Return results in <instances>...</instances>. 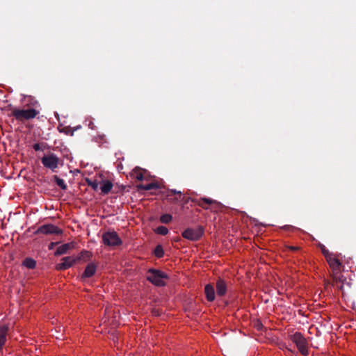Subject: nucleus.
Returning a JSON list of instances; mask_svg holds the SVG:
<instances>
[{"label":"nucleus","instance_id":"nucleus-1","mask_svg":"<svg viewBox=\"0 0 356 356\" xmlns=\"http://www.w3.org/2000/svg\"><path fill=\"white\" fill-rule=\"evenodd\" d=\"M321 250L332 270V274L341 273L343 268L342 265L343 257L341 254L330 252L325 247Z\"/></svg>","mask_w":356,"mask_h":356},{"label":"nucleus","instance_id":"nucleus-2","mask_svg":"<svg viewBox=\"0 0 356 356\" xmlns=\"http://www.w3.org/2000/svg\"><path fill=\"white\" fill-rule=\"evenodd\" d=\"M289 339L296 344L299 352L302 355L307 356L308 355L307 341L300 332H296L293 334H290Z\"/></svg>","mask_w":356,"mask_h":356},{"label":"nucleus","instance_id":"nucleus-3","mask_svg":"<svg viewBox=\"0 0 356 356\" xmlns=\"http://www.w3.org/2000/svg\"><path fill=\"white\" fill-rule=\"evenodd\" d=\"M39 112L34 108L19 109L14 108L12 115L18 121L29 120L35 118Z\"/></svg>","mask_w":356,"mask_h":356},{"label":"nucleus","instance_id":"nucleus-4","mask_svg":"<svg viewBox=\"0 0 356 356\" xmlns=\"http://www.w3.org/2000/svg\"><path fill=\"white\" fill-rule=\"evenodd\" d=\"M147 279L153 284L161 286L165 284L167 275L160 270L151 269L147 272Z\"/></svg>","mask_w":356,"mask_h":356},{"label":"nucleus","instance_id":"nucleus-5","mask_svg":"<svg viewBox=\"0 0 356 356\" xmlns=\"http://www.w3.org/2000/svg\"><path fill=\"white\" fill-rule=\"evenodd\" d=\"M41 162L44 168L55 172L60 165V160L56 154L49 153L42 157Z\"/></svg>","mask_w":356,"mask_h":356},{"label":"nucleus","instance_id":"nucleus-6","mask_svg":"<svg viewBox=\"0 0 356 356\" xmlns=\"http://www.w3.org/2000/svg\"><path fill=\"white\" fill-rule=\"evenodd\" d=\"M196 204L204 209H209L213 212H217L220 208V204L216 200L211 198L201 197L196 200Z\"/></svg>","mask_w":356,"mask_h":356},{"label":"nucleus","instance_id":"nucleus-7","mask_svg":"<svg viewBox=\"0 0 356 356\" xmlns=\"http://www.w3.org/2000/svg\"><path fill=\"white\" fill-rule=\"evenodd\" d=\"M204 234V229L201 226L195 228H187L185 229L181 236L183 238L190 241L199 240Z\"/></svg>","mask_w":356,"mask_h":356},{"label":"nucleus","instance_id":"nucleus-8","mask_svg":"<svg viewBox=\"0 0 356 356\" xmlns=\"http://www.w3.org/2000/svg\"><path fill=\"white\" fill-rule=\"evenodd\" d=\"M102 241L108 246L120 245L122 244V241L118 234L114 231L104 233L102 236Z\"/></svg>","mask_w":356,"mask_h":356},{"label":"nucleus","instance_id":"nucleus-9","mask_svg":"<svg viewBox=\"0 0 356 356\" xmlns=\"http://www.w3.org/2000/svg\"><path fill=\"white\" fill-rule=\"evenodd\" d=\"M38 233L49 234H60L63 233V231L57 226L52 224H47L43 225L38 227L37 230Z\"/></svg>","mask_w":356,"mask_h":356},{"label":"nucleus","instance_id":"nucleus-10","mask_svg":"<svg viewBox=\"0 0 356 356\" xmlns=\"http://www.w3.org/2000/svg\"><path fill=\"white\" fill-rule=\"evenodd\" d=\"M77 258L72 256L65 257L62 258L61 262L56 266L58 270H64L72 267L76 261Z\"/></svg>","mask_w":356,"mask_h":356},{"label":"nucleus","instance_id":"nucleus-11","mask_svg":"<svg viewBox=\"0 0 356 356\" xmlns=\"http://www.w3.org/2000/svg\"><path fill=\"white\" fill-rule=\"evenodd\" d=\"M332 277V285L336 286L339 289L343 291V284L346 279L341 273L331 274Z\"/></svg>","mask_w":356,"mask_h":356},{"label":"nucleus","instance_id":"nucleus-12","mask_svg":"<svg viewBox=\"0 0 356 356\" xmlns=\"http://www.w3.org/2000/svg\"><path fill=\"white\" fill-rule=\"evenodd\" d=\"M75 246H76V243L74 241L63 244L57 248L54 254L56 256H58V255H62V254H66V253H67V252L69 250L74 249Z\"/></svg>","mask_w":356,"mask_h":356},{"label":"nucleus","instance_id":"nucleus-13","mask_svg":"<svg viewBox=\"0 0 356 356\" xmlns=\"http://www.w3.org/2000/svg\"><path fill=\"white\" fill-rule=\"evenodd\" d=\"M147 176V171L138 167L135 168L131 172V177L138 181L146 179Z\"/></svg>","mask_w":356,"mask_h":356},{"label":"nucleus","instance_id":"nucleus-14","mask_svg":"<svg viewBox=\"0 0 356 356\" xmlns=\"http://www.w3.org/2000/svg\"><path fill=\"white\" fill-rule=\"evenodd\" d=\"M8 332V327L6 325H0V352L6 341V336Z\"/></svg>","mask_w":356,"mask_h":356},{"label":"nucleus","instance_id":"nucleus-15","mask_svg":"<svg viewBox=\"0 0 356 356\" xmlns=\"http://www.w3.org/2000/svg\"><path fill=\"white\" fill-rule=\"evenodd\" d=\"M99 184V189L101 193L104 195L108 194L111 191L113 186L112 182L108 179L102 180L100 181Z\"/></svg>","mask_w":356,"mask_h":356},{"label":"nucleus","instance_id":"nucleus-16","mask_svg":"<svg viewBox=\"0 0 356 356\" xmlns=\"http://www.w3.org/2000/svg\"><path fill=\"white\" fill-rule=\"evenodd\" d=\"M206 298L208 301H213L215 299V291L212 285L207 284L204 288Z\"/></svg>","mask_w":356,"mask_h":356},{"label":"nucleus","instance_id":"nucleus-17","mask_svg":"<svg viewBox=\"0 0 356 356\" xmlns=\"http://www.w3.org/2000/svg\"><path fill=\"white\" fill-rule=\"evenodd\" d=\"M216 291L219 296H223L227 291V285L222 280H218L216 282Z\"/></svg>","mask_w":356,"mask_h":356},{"label":"nucleus","instance_id":"nucleus-18","mask_svg":"<svg viewBox=\"0 0 356 356\" xmlns=\"http://www.w3.org/2000/svg\"><path fill=\"white\" fill-rule=\"evenodd\" d=\"M95 271H96L95 266L93 264H89L86 266V268L82 275V277H90L95 273Z\"/></svg>","mask_w":356,"mask_h":356},{"label":"nucleus","instance_id":"nucleus-19","mask_svg":"<svg viewBox=\"0 0 356 356\" xmlns=\"http://www.w3.org/2000/svg\"><path fill=\"white\" fill-rule=\"evenodd\" d=\"M181 197V193L180 192H176L175 191H170L167 194V199L172 202H177Z\"/></svg>","mask_w":356,"mask_h":356},{"label":"nucleus","instance_id":"nucleus-20","mask_svg":"<svg viewBox=\"0 0 356 356\" xmlns=\"http://www.w3.org/2000/svg\"><path fill=\"white\" fill-rule=\"evenodd\" d=\"M138 190L149 191L158 188V184L156 183H150L148 184H140L137 186Z\"/></svg>","mask_w":356,"mask_h":356},{"label":"nucleus","instance_id":"nucleus-21","mask_svg":"<svg viewBox=\"0 0 356 356\" xmlns=\"http://www.w3.org/2000/svg\"><path fill=\"white\" fill-rule=\"evenodd\" d=\"M23 266L29 269H33L36 266V262L31 258H26L23 261Z\"/></svg>","mask_w":356,"mask_h":356},{"label":"nucleus","instance_id":"nucleus-22","mask_svg":"<svg viewBox=\"0 0 356 356\" xmlns=\"http://www.w3.org/2000/svg\"><path fill=\"white\" fill-rule=\"evenodd\" d=\"M54 181L56 184L62 189L65 190L67 188V186L65 183V181L63 179L59 178L58 176L55 175L54 177Z\"/></svg>","mask_w":356,"mask_h":356},{"label":"nucleus","instance_id":"nucleus-23","mask_svg":"<svg viewBox=\"0 0 356 356\" xmlns=\"http://www.w3.org/2000/svg\"><path fill=\"white\" fill-rule=\"evenodd\" d=\"M154 254L158 258H161L163 256L164 252L161 245H159L155 248Z\"/></svg>","mask_w":356,"mask_h":356},{"label":"nucleus","instance_id":"nucleus-24","mask_svg":"<svg viewBox=\"0 0 356 356\" xmlns=\"http://www.w3.org/2000/svg\"><path fill=\"white\" fill-rule=\"evenodd\" d=\"M156 232L161 235H166L168 233V229L166 227L159 226L156 229Z\"/></svg>","mask_w":356,"mask_h":356},{"label":"nucleus","instance_id":"nucleus-25","mask_svg":"<svg viewBox=\"0 0 356 356\" xmlns=\"http://www.w3.org/2000/svg\"><path fill=\"white\" fill-rule=\"evenodd\" d=\"M172 219V216L170 214H164L162 215L160 218V220L163 223H168Z\"/></svg>","mask_w":356,"mask_h":356},{"label":"nucleus","instance_id":"nucleus-26","mask_svg":"<svg viewBox=\"0 0 356 356\" xmlns=\"http://www.w3.org/2000/svg\"><path fill=\"white\" fill-rule=\"evenodd\" d=\"M88 184L95 191H97L99 188V183L97 181H88Z\"/></svg>","mask_w":356,"mask_h":356},{"label":"nucleus","instance_id":"nucleus-27","mask_svg":"<svg viewBox=\"0 0 356 356\" xmlns=\"http://www.w3.org/2000/svg\"><path fill=\"white\" fill-rule=\"evenodd\" d=\"M283 229L290 232H295L296 230H298V228L291 225H285L283 227Z\"/></svg>","mask_w":356,"mask_h":356},{"label":"nucleus","instance_id":"nucleus-28","mask_svg":"<svg viewBox=\"0 0 356 356\" xmlns=\"http://www.w3.org/2000/svg\"><path fill=\"white\" fill-rule=\"evenodd\" d=\"M286 249H288L291 251H297L300 249L298 246H293V245H286Z\"/></svg>","mask_w":356,"mask_h":356},{"label":"nucleus","instance_id":"nucleus-29","mask_svg":"<svg viewBox=\"0 0 356 356\" xmlns=\"http://www.w3.org/2000/svg\"><path fill=\"white\" fill-rule=\"evenodd\" d=\"M35 151L40 150V145L39 144H34L33 146Z\"/></svg>","mask_w":356,"mask_h":356},{"label":"nucleus","instance_id":"nucleus-30","mask_svg":"<svg viewBox=\"0 0 356 356\" xmlns=\"http://www.w3.org/2000/svg\"><path fill=\"white\" fill-rule=\"evenodd\" d=\"M56 244V243L51 242V243L49 245V250L53 249L54 246Z\"/></svg>","mask_w":356,"mask_h":356},{"label":"nucleus","instance_id":"nucleus-31","mask_svg":"<svg viewBox=\"0 0 356 356\" xmlns=\"http://www.w3.org/2000/svg\"><path fill=\"white\" fill-rule=\"evenodd\" d=\"M81 256H83L84 254H86V256L89 257L90 256V252H88V251H84V252H81Z\"/></svg>","mask_w":356,"mask_h":356},{"label":"nucleus","instance_id":"nucleus-32","mask_svg":"<svg viewBox=\"0 0 356 356\" xmlns=\"http://www.w3.org/2000/svg\"><path fill=\"white\" fill-rule=\"evenodd\" d=\"M284 348H286L288 350H290V349L287 348L284 345H282V346L280 347V349H283Z\"/></svg>","mask_w":356,"mask_h":356}]
</instances>
